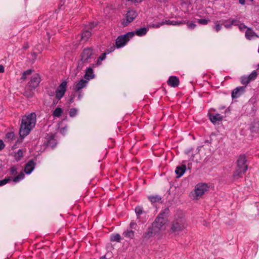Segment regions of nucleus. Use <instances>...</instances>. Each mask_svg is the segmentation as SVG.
I'll return each mask as SVG.
<instances>
[{"label": "nucleus", "mask_w": 259, "mask_h": 259, "mask_svg": "<svg viewBox=\"0 0 259 259\" xmlns=\"http://www.w3.org/2000/svg\"><path fill=\"white\" fill-rule=\"evenodd\" d=\"M36 117L34 113H31L22 117L19 130L20 137H26L34 127L36 121Z\"/></svg>", "instance_id": "obj_1"}, {"label": "nucleus", "mask_w": 259, "mask_h": 259, "mask_svg": "<svg viewBox=\"0 0 259 259\" xmlns=\"http://www.w3.org/2000/svg\"><path fill=\"white\" fill-rule=\"evenodd\" d=\"M168 211V209H165L161 211L152 224L151 226L159 234L161 231H164L166 230L168 222L167 214Z\"/></svg>", "instance_id": "obj_2"}, {"label": "nucleus", "mask_w": 259, "mask_h": 259, "mask_svg": "<svg viewBox=\"0 0 259 259\" xmlns=\"http://www.w3.org/2000/svg\"><path fill=\"white\" fill-rule=\"evenodd\" d=\"M187 227V223L184 218L182 217L175 218L171 223L170 231L175 235L179 234L180 232L184 230Z\"/></svg>", "instance_id": "obj_3"}, {"label": "nucleus", "mask_w": 259, "mask_h": 259, "mask_svg": "<svg viewBox=\"0 0 259 259\" xmlns=\"http://www.w3.org/2000/svg\"><path fill=\"white\" fill-rule=\"evenodd\" d=\"M247 168L246 156L245 155H240L237 160V168L234 173V178L238 179L242 177L243 175L246 172Z\"/></svg>", "instance_id": "obj_4"}, {"label": "nucleus", "mask_w": 259, "mask_h": 259, "mask_svg": "<svg viewBox=\"0 0 259 259\" xmlns=\"http://www.w3.org/2000/svg\"><path fill=\"white\" fill-rule=\"evenodd\" d=\"M40 80L41 79L40 75L37 73L34 74L31 76L30 80L28 82L26 86V90L30 91L34 90L38 87L40 82ZM24 94L27 97H32L33 95L32 93H28L27 90L25 91Z\"/></svg>", "instance_id": "obj_5"}, {"label": "nucleus", "mask_w": 259, "mask_h": 259, "mask_svg": "<svg viewBox=\"0 0 259 259\" xmlns=\"http://www.w3.org/2000/svg\"><path fill=\"white\" fill-rule=\"evenodd\" d=\"M208 188L209 187L206 184H198L195 187L194 191L191 193L190 196L193 199L197 200L208 190Z\"/></svg>", "instance_id": "obj_6"}, {"label": "nucleus", "mask_w": 259, "mask_h": 259, "mask_svg": "<svg viewBox=\"0 0 259 259\" xmlns=\"http://www.w3.org/2000/svg\"><path fill=\"white\" fill-rule=\"evenodd\" d=\"M135 36L133 31L128 32L125 34L119 35L115 40V47L117 49L125 46L127 42Z\"/></svg>", "instance_id": "obj_7"}, {"label": "nucleus", "mask_w": 259, "mask_h": 259, "mask_svg": "<svg viewBox=\"0 0 259 259\" xmlns=\"http://www.w3.org/2000/svg\"><path fill=\"white\" fill-rule=\"evenodd\" d=\"M67 89V82L66 80L62 81L56 90L55 99L53 101L54 103H55V100L58 101L63 97Z\"/></svg>", "instance_id": "obj_8"}, {"label": "nucleus", "mask_w": 259, "mask_h": 259, "mask_svg": "<svg viewBox=\"0 0 259 259\" xmlns=\"http://www.w3.org/2000/svg\"><path fill=\"white\" fill-rule=\"evenodd\" d=\"M137 12L134 10H129L125 14L124 18L122 20L121 24L123 26H127L133 22L137 17Z\"/></svg>", "instance_id": "obj_9"}, {"label": "nucleus", "mask_w": 259, "mask_h": 259, "mask_svg": "<svg viewBox=\"0 0 259 259\" xmlns=\"http://www.w3.org/2000/svg\"><path fill=\"white\" fill-rule=\"evenodd\" d=\"M25 175L23 172H21L19 175L15 177L13 179L11 177H8L5 178L4 179L2 180H0V186H4L9 183L11 180H12L14 183H17L23 180L24 178Z\"/></svg>", "instance_id": "obj_10"}, {"label": "nucleus", "mask_w": 259, "mask_h": 259, "mask_svg": "<svg viewBox=\"0 0 259 259\" xmlns=\"http://www.w3.org/2000/svg\"><path fill=\"white\" fill-rule=\"evenodd\" d=\"M92 55L93 50L90 48H85L81 53L80 60L83 63H89L92 59Z\"/></svg>", "instance_id": "obj_11"}, {"label": "nucleus", "mask_w": 259, "mask_h": 259, "mask_svg": "<svg viewBox=\"0 0 259 259\" xmlns=\"http://www.w3.org/2000/svg\"><path fill=\"white\" fill-rule=\"evenodd\" d=\"M207 116L209 120L213 124L219 123L222 122L224 117L223 115L219 113H212L211 112H209Z\"/></svg>", "instance_id": "obj_12"}, {"label": "nucleus", "mask_w": 259, "mask_h": 259, "mask_svg": "<svg viewBox=\"0 0 259 259\" xmlns=\"http://www.w3.org/2000/svg\"><path fill=\"white\" fill-rule=\"evenodd\" d=\"M245 91V87H239L235 88L232 92V98H237L242 95Z\"/></svg>", "instance_id": "obj_13"}, {"label": "nucleus", "mask_w": 259, "mask_h": 259, "mask_svg": "<svg viewBox=\"0 0 259 259\" xmlns=\"http://www.w3.org/2000/svg\"><path fill=\"white\" fill-rule=\"evenodd\" d=\"M157 234H159L154 230V228L152 226H151L148 228L147 231L143 234L142 237L144 240H148L151 237Z\"/></svg>", "instance_id": "obj_14"}, {"label": "nucleus", "mask_w": 259, "mask_h": 259, "mask_svg": "<svg viewBox=\"0 0 259 259\" xmlns=\"http://www.w3.org/2000/svg\"><path fill=\"white\" fill-rule=\"evenodd\" d=\"M88 83V81L83 79L79 80L78 82H76L74 90L76 92H79L83 88L87 87Z\"/></svg>", "instance_id": "obj_15"}, {"label": "nucleus", "mask_w": 259, "mask_h": 259, "mask_svg": "<svg viewBox=\"0 0 259 259\" xmlns=\"http://www.w3.org/2000/svg\"><path fill=\"white\" fill-rule=\"evenodd\" d=\"M186 23V21H174V20H165L162 21L159 24L155 25V27L158 28L160 27V26L166 24V25H180L181 24H183Z\"/></svg>", "instance_id": "obj_16"}, {"label": "nucleus", "mask_w": 259, "mask_h": 259, "mask_svg": "<svg viewBox=\"0 0 259 259\" xmlns=\"http://www.w3.org/2000/svg\"><path fill=\"white\" fill-rule=\"evenodd\" d=\"M35 163L32 160H29L26 164L24 168V171L27 174H30L34 169Z\"/></svg>", "instance_id": "obj_17"}, {"label": "nucleus", "mask_w": 259, "mask_h": 259, "mask_svg": "<svg viewBox=\"0 0 259 259\" xmlns=\"http://www.w3.org/2000/svg\"><path fill=\"white\" fill-rule=\"evenodd\" d=\"M179 79L175 76H171L167 80V84L171 87H176L179 84Z\"/></svg>", "instance_id": "obj_18"}, {"label": "nucleus", "mask_w": 259, "mask_h": 259, "mask_svg": "<svg viewBox=\"0 0 259 259\" xmlns=\"http://www.w3.org/2000/svg\"><path fill=\"white\" fill-rule=\"evenodd\" d=\"M245 35L246 39L248 40H251L254 37H258V36L250 28H247Z\"/></svg>", "instance_id": "obj_19"}, {"label": "nucleus", "mask_w": 259, "mask_h": 259, "mask_svg": "<svg viewBox=\"0 0 259 259\" xmlns=\"http://www.w3.org/2000/svg\"><path fill=\"white\" fill-rule=\"evenodd\" d=\"M84 77L87 80L92 79L95 77L93 70L91 67H89L85 70Z\"/></svg>", "instance_id": "obj_20"}, {"label": "nucleus", "mask_w": 259, "mask_h": 259, "mask_svg": "<svg viewBox=\"0 0 259 259\" xmlns=\"http://www.w3.org/2000/svg\"><path fill=\"white\" fill-rule=\"evenodd\" d=\"M186 169V166L185 165H182V166H178L175 170L176 174L177 175L178 178L182 177L185 173Z\"/></svg>", "instance_id": "obj_21"}, {"label": "nucleus", "mask_w": 259, "mask_h": 259, "mask_svg": "<svg viewBox=\"0 0 259 259\" xmlns=\"http://www.w3.org/2000/svg\"><path fill=\"white\" fill-rule=\"evenodd\" d=\"M122 235L126 238L133 239L135 237V232L132 230L127 229L123 232Z\"/></svg>", "instance_id": "obj_22"}, {"label": "nucleus", "mask_w": 259, "mask_h": 259, "mask_svg": "<svg viewBox=\"0 0 259 259\" xmlns=\"http://www.w3.org/2000/svg\"><path fill=\"white\" fill-rule=\"evenodd\" d=\"M148 31V28L145 27H142L139 29H137L135 33V35H137L139 36H142L145 35Z\"/></svg>", "instance_id": "obj_23"}, {"label": "nucleus", "mask_w": 259, "mask_h": 259, "mask_svg": "<svg viewBox=\"0 0 259 259\" xmlns=\"http://www.w3.org/2000/svg\"><path fill=\"white\" fill-rule=\"evenodd\" d=\"M148 199L152 203L159 202L161 200V197L160 195H156L153 196H148Z\"/></svg>", "instance_id": "obj_24"}, {"label": "nucleus", "mask_w": 259, "mask_h": 259, "mask_svg": "<svg viewBox=\"0 0 259 259\" xmlns=\"http://www.w3.org/2000/svg\"><path fill=\"white\" fill-rule=\"evenodd\" d=\"M63 113V110L61 108L57 107L53 112V116L54 117H59Z\"/></svg>", "instance_id": "obj_25"}, {"label": "nucleus", "mask_w": 259, "mask_h": 259, "mask_svg": "<svg viewBox=\"0 0 259 259\" xmlns=\"http://www.w3.org/2000/svg\"><path fill=\"white\" fill-rule=\"evenodd\" d=\"M257 75H258V73H257V71L255 70H254L250 74H249L248 75H247V76L248 77V79L250 81V82H251V81H253L256 78Z\"/></svg>", "instance_id": "obj_26"}, {"label": "nucleus", "mask_w": 259, "mask_h": 259, "mask_svg": "<svg viewBox=\"0 0 259 259\" xmlns=\"http://www.w3.org/2000/svg\"><path fill=\"white\" fill-rule=\"evenodd\" d=\"M91 36V32L90 31L88 30L84 31L82 33L81 39L86 41Z\"/></svg>", "instance_id": "obj_27"}, {"label": "nucleus", "mask_w": 259, "mask_h": 259, "mask_svg": "<svg viewBox=\"0 0 259 259\" xmlns=\"http://www.w3.org/2000/svg\"><path fill=\"white\" fill-rule=\"evenodd\" d=\"M23 154L22 150L19 149L14 154V157L16 160L19 161L23 157Z\"/></svg>", "instance_id": "obj_28"}, {"label": "nucleus", "mask_w": 259, "mask_h": 259, "mask_svg": "<svg viewBox=\"0 0 259 259\" xmlns=\"http://www.w3.org/2000/svg\"><path fill=\"white\" fill-rule=\"evenodd\" d=\"M110 240L111 241L119 242L121 240V236L119 234H112L111 235Z\"/></svg>", "instance_id": "obj_29"}, {"label": "nucleus", "mask_w": 259, "mask_h": 259, "mask_svg": "<svg viewBox=\"0 0 259 259\" xmlns=\"http://www.w3.org/2000/svg\"><path fill=\"white\" fill-rule=\"evenodd\" d=\"M241 83L244 85L245 87L250 82V81L248 79V77L247 75H244L241 77Z\"/></svg>", "instance_id": "obj_30"}, {"label": "nucleus", "mask_w": 259, "mask_h": 259, "mask_svg": "<svg viewBox=\"0 0 259 259\" xmlns=\"http://www.w3.org/2000/svg\"><path fill=\"white\" fill-rule=\"evenodd\" d=\"M222 22L223 25H224L225 27H226V28L230 29L232 28V24H231L232 23L230 22V19L226 20H222Z\"/></svg>", "instance_id": "obj_31"}, {"label": "nucleus", "mask_w": 259, "mask_h": 259, "mask_svg": "<svg viewBox=\"0 0 259 259\" xmlns=\"http://www.w3.org/2000/svg\"><path fill=\"white\" fill-rule=\"evenodd\" d=\"M106 53H104L102 54L99 57L97 63L95 64V65H99L101 64L102 61L105 59L106 56Z\"/></svg>", "instance_id": "obj_32"}, {"label": "nucleus", "mask_w": 259, "mask_h": 259, "mask_svg": "<svg viewBox=\"0 0 259 259\" xmlns=\"http://www.w3.org/2000/svg\"><path fill=\"white\" fill-rule=\"evenodd\" d=\"M32 70H31V69H28L26 71L23 72L21 79L23 80H25L27 78L26 76L28 75L31 74L32 73Z\"/></svg>", "instance_id": "obj_33"}, {"label": "nucleus", "mask_w": 259, "mask_h": 259, "mask_svg": "<svg viewBox=\"0 0 259 259\" xmlns=\"http://www.w3.org/2000/svg\"><path fill=\"white\" fill-rule=\"evenodd\" d=\"M135 212L138 216L142 214L143 212V207L140 206H138L135 208Z\"/></svg>", "instance_id": "obj_34"}, {"label": "nucleus", "mask_w": 259, "mask_h": 259, "mask_svg": "<svg viewBox=\"0 0 259 259\" xmlns=\"http://www.w3.org/2000/svg\"><path fill=\"white\" fill-rule=\"evenodd\" d=\"M209 21L208 19H199L197 20L198 23L201 25H206Z\"/></svg>", "instance_id": "obj_35"}, {"label": "nucleus", "mask_w": 259, "mask_h": 259, "mask_svg": "<svg viewBox=\"0 0 259 259\" xmlns=\"http://www.w3.org/2000/svg\"><path fill=\"white\" fill-rule=\"evenodd\" d=\"M14 137L15 134L13 132H9L6 135V138L8 140H12L14 139Z\"/></svg>", "instance_id": "obj_36"}, {"label": "nucleus", "mask_w": 259, "mask_h": 259, "mask_svg": "<svg viewBox=\"0 0 259 259\" xmlns=\"http://www.w3.org/2000/svg\"><path fill=\"white\" fill-rule=\"evenodd\" d=\"M77 113V110L76 108H73L70 109L69 111V116L70 117H74Z\"/></svg>", "instance_id": "obj_37"}, {"label": "nucleus", "mask_w": 259, "mask_h": 259, "mask_svg": "<svg viewBox=\"0 0 259 259\" xmlns=\"http://www.w3.org/2000/svg\"><path fill=\"white\" fill-rule=\"evenodd\" d=\"M17 168L16 166H13L10 169V175L12 176L15 175L17 174Z\"/></svg>", "instance_id": "obj_38"}, {"label": "nucleus", "mask_w": 259, "mask_h": 259, "mask_svg": "<svg viewBox=\"0 0 259 259\" xmlns=\"http://www.w3.org/2000/svg\"><path fill=\"white\" fill-rule=\"evenodd\" d=\"M181 5V8L185 12L187 11V10H188L187 8L188 7H190V6L189 5H187L186 3H182Z\"/></svg>", "instance_id": "obj_39"}, {"label": "nucleus", "mask_w": 259, "mask_h": 259, "mask_svg": "<svg viewBox=\"0 0 259 259\" xmlns=\"http://www.w3.org/2000/svg\"><path fill=\"white\" fill-rule=\"evenodd\" d=\"M230 20H231V22L232 24V26H238L239 25V23H240V21L239 20H237V19H233V18H230Z\"/></svg>", "instance_id": "obj_40"}, {"label": "nucleus", "mask_w": 259, "mask_h": 259, "mask_svg": "<svg viewBox=\"0 0 259 259\" xmlns=\"http://www.w3.org/2000/svg\"><path fill=\"white\" fill-rule=\"evenodd\" d=\"M218 21H217L215 22V24L214 26L213 27L214 29L216 32H219L222 28V25L218 24Z\"/></svg>", "instance_id": "obj_41"}, {"label": "nucleus", "mask_w": 259, "mask_h": 259, "mask_svg": "<svg viewBox=\"0 0 259 259\" xmlns=\"http://www.w3.org/2000/svg\"><path fill=\"white\" fill-rule=\"evenodd\" d=\"M130 227L131 229H136L137 224L135 221H133L130 224Z\"/></svg>", "instance_id": "obj_42"}, {"label": "nucleus", "mask_w": 259, "mask_h": 259, "mask_svg": "<svg viewBox=\"0 0 259 259\" xmlns=\"http://www.w3.org/2000/svg\"><path fill=\"white\" fill-rule=\"evenodd\" d=\"M187 24L188 25V28L191 29H194L196 27V24L195 23H192V22L189 23L188 22H187Z\"/></svg>", "instance_id": "obj_43"}, {"label": "nucleus", "mask_w": 259, "mask_h": 259, "mask_svg": "<svg viewBox=\"0 0 259 259\" xmlns=\"http://www.w3.org/2000/svg\"><path fill=\"white\" fill-rule=\"evenodd\" d=\"M238 27H239V29L240 30H243V29H246V28L247 29V26L244 24L241 23L240 22L239 23V25H238Z\"/></svg>", "instance_id": "obj_44"}, {"label": "nucleus", "mask_w": 259, "mask_h": 259, "mask_svg": "<svg viewBox=\"0 0 259 259\" xmlns=\"http://www.w3.org/2000/svg\"><path fill=\"white\" fill-rule=\"evenodd\" d=\"M115 46L112 47L110 49H108L107 50V52H106L107 54H109L110 53H111L112 52L114 51L115 50Z\"/></svg>", "instance_id": "obj_45"}, {"label": "nucleus", "mask_w": 259, "mask_h": 259, "mask_svg": "<svg viewBox=\"0 0 259 259\" xmlns=\"http://www.w3.org/2000/svg\"><path fill=\"white\" fill-rule=\"evenodd\" d=\"M5 147V144L3 142V141L1 140H0V151L3 150Z\"/></svg>", "instance_id": "obj_46"}, {"label": "nucleus", "mask_w": 259, "mask_h": 259, "mask_svg": "<svg viewBox=\"0 0 259 259\" xmlns=\"http://www.w3.org/2000/svg\"><path fill=\"white\" fill-rule=\"evenodd\" d=\"M5 71V69L2 65H0V73H3Z\"/></svg>", "instance_id": "obj_47"}, {"label": "nucleus", "mask_w": 259, "mask_h": 259, "mask_svg": "<svg viewBox=\"0 0 259 259\" xmlns=\"http://www.w3.org/2000/svg\"><path fill=\"white\" fill-rule=\"evenodd\" d=\"M28 48V45L27 44L23 47V48L24 49H27Z\"/></svg>", "instance_id": "obj_48"}, {"label": "nucleus", "mask_w": 259, "mask_h": 259, "mask_svg": "<svg viewBox=\"0 0 259 259\" xmlns=\"http://www.w3.org/2000/svg\"><path fill=\"white\" fill-rule=\"evenodd\" d=\"M168 0H159V1L160 2H162V3H165L166 2H167Z\"/></svg>", "instance_id": "obj_49"}, {"label": "nucleus", "mask_w": 259, "mask_h": 259, "mask_svg": "<svg viewBox=\"0 0 259 259\" xmlns=\"http://www.w3.org/2000/svg\"><path fill=\"white\" fill-rule=\"evenodd\" d=\"M65 130H66V128H61V132H64L65 131Z\"/></svg>", "instance_id": "obj_50"}, {"label": "nucleus", "mask_w": 259, "mask_h": 259, "mask_svg": "<svg viewBox=\"0 0 259 259\" xmlns=\"http://www.w3.org/2000/svg\"><path fill=\"white\" fill-rule=\"evenodd\" d=\"M78 99H81V95H80V94H79V95H78Z\"/></svg>", "instance_id": "obj_51"}, {"label": "nucleus", "mask_w": 259, "mask_h": 259, "mask_svg": "<svg viewBox=\"0 0 259 259\" xmlns=\"http://www.w3.org/2000/svg\"><path fill=\"white\" fill-rule=\"evenodd\" d=\"M211 111H216V110H215V109H211Z\"/></svg>", "instance_id": "obj_52"}]
</instances>
